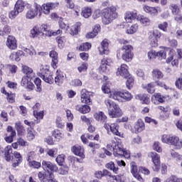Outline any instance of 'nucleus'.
<instances>
[{"instance_id":"f257e3e1","label":"nucleus","mask_w":182,"mask_h":182,"mask_svg":"<svg viewBox=\"0 0 182 182\" xmlns=\"http://www.w3.org/2000/svg\"><path fill=\"white\" fill-rule=\"evenodd\" d=\"M38 76L43 80L46 83H49V85H53V82H55L58 86H62L63 82H65V75L62 71L57 70L55 77L53 78V73L49 70V66L48 65L41 66Z\"/></svg>"},{"instance_id":"f03ea898","label":"nucleus","mask_w":182,"mask_h":182,"mask_svg":"<svg viewBox=\"0 0 182 182\" xmlns=\"http://www.w3.org/2000/svg\"><path fill=\"white\" fill-rule=\"evenodd\" d=\"M119 43L123 46L117 50V58H122V60L124 62H132L133 58H134V53H133L134 48L133 46L129 44V41L122 38L120 39Z\"/></svg>"},{"instance_id":"7ed1b4c3","label":"nucleus","mask_w":182,"mask_h":182,"mask_svg":"<svg viewBox=\"0 0 182 182\" xmlns=\"http://www.w3.org/2000/svg\"><path fill=\"white\" fill-rule=\"evenodd\" d=\"M108 150H112L114 157H124V159H130V151L123 148V145L119 141L112 140L109 144L107 145Z\"/></svg>"},{"instance_id":"20e7f679","label":"nucleus","mask_w":182,"mask_h":182,"mask_svg":"<svg viewBox=\"0 0 182 182\" xmlns=\"http://www.w3.org/2000/svg\"><path fill=\"white\" fill-rule=\"evenodd\" d=\"M117 18H119V14L116 6H107L102 10V21L104 25L112 23Z\"/></svg>"},{"instance_id":"39448f33","label":"nucleus","mask_w":182,"mask_h":182,"mask_svg":"<svg viewBox=\"0 0 182 182\" xmlns=\"http://www.w3.org/2000/svg\"><path fill=\"white\" fill-rule=\"evenodd\" d=\"M130 172L134 178H136L138 181L144 182V179L141 177V174L144 176L150 175V170L146 166H139L137 167V164L135 161H132L130 163Z\"/></svg>"},{"instance_id":"423d86ee","label":"nucleus","mask_w":182,"mask_h":182,"mask_svg":"<svg viewBox=\"0 0 182 182\" xmlns=\"http://www.w3.org/2000/svg\"><path fill=\"white\" fill-rule=\"evenodd\" d=\"M105 103L108 108V114L111 119H117L123 116V111L116 102L112 101V100H107Z\"/></svg>"},{"instance_id":"0eeeda50","label":"nucleus","mask_w":182,"mask_h":182,"mask_svg":"<svg viewBox=\"0 0 182 182\" xmlns=\"http://www.w3.org/2000/svg\"><path fill=\"white\" fill-rule=\"evenodd\" d=\"M162 143L173 146L175 150H181L182 149V139L176 135L164 134L161 136Z\"/></svg>"},{"instance_id":"6e6552de","label":"nucleus","mask_w":182,"mask_h":182,"mask_svg":"<svg viewBox=\"0 0 182 182\" xmlns=\"http://www.w3.org/2000/svg\"><path fill=\"white\" fill-rule=\"evenodd\" d=\"M111 96L114 100H117L118 102H130V100L133 99V95H132V92L127 90L114 91L112 92Z\"/></svg>"},{"instance_id":"1a4fd4ad","label":"nucleus","mask_w":182,"mask_h":182,"mask_svg":"<svg viewBox=\"0 0 182 182\" xmlns=\"http://www.w3.org/2000/svg\"><path fill=\"white\" fill-rule=\"evenodd\" d=\"M156 87H163L165 90H168V87L166 83L161 81H154L149 82L148 84L143 85L142 89L146 90L149 95H153L156 93Z\"/></svg>"},{"instance_id":"9d476101","label":"nucleus","mask_w":182,"mask_h":182,"mask_svg":"<svg viewBox=\"0 0 182 182\" xmlns=\"http://www.w3.org/2000/svg\"><path fill=\"white\" fill-rule=\"evenodd\" d=\"M104 129L107 130V133H112L114 136H117L123 139L124 137V134L119 130L120 126L117 123H107L104 124Z\"/></svg>"},{"instance_id":"9b49d317","label":"nucleus","mask_w":182,"mask_h":182,"mask_svg":"<svg viewBox=\"0 0 182 182\" xmlns=\"http://www.w3.org/2000/svg\"><path fill=\"white\" fill-rule=\"evenodd\" d=\"M41 166L45 171L42 173L45 174L46 176H49V174H54L53 173H58L59 171V168L58 167V165L52 163L50 161H42Z\"/></svg>"},{"instance_id":"f8f14e48","label":"nucleus","mask_w":182,"mask_h":182,"mask_svg":"<svg viewBox=\"0 0 182 182\" xmlns=\"http://www.w3.org/2000/svg\"><path fill=\"white\" fill-rule=\"evenodd\" d=\"M148 157L151 159L154 166L152 167V169L154 171L159 173L160 171V168L161 167V158L160 156V154H157V152H149Z\"/></svg>"},{"instance_id":"ddd939ff","label":"nucleus","mask_w":182,"mask_h":182,"mask_svg":"<svg viewBox=\"0 0 182 182\" xmlns=\"http://www.w3.org/2000/svg\"><path fill=\"white\" fill-rule=\"evenodd\" d=\"M161 38V32L159 30H154L149 33L148 41L151 48L159 46V39Z\"/></svg>"},{"instance_id":"4468645a","label":"nucleus","mask_w":182,"mask_h":182,"mask_svg":"<svg viewBox=\"0 0 182 182\" xmlns=\"http://www.w3.org/2000/svg\"><path fill=\"white\" fill-rule=\"evenodd\" d=\"M92 97H93V92L87 91L86 89H82L80 92L81 103L84 105H90L92 103Z\"/></svg>"},{"instance_id":"2eb2a0df","label":"nucleus","mask_w":182,"mask_h":182,"mask_svg":"<svg viewBox=\"0 0 182 182\" xmlns=\"http://www.w3.org/2000/svg\"><path fill=\"white\" fill-rule=\"evenodd\" d=\"M144 130H146V124H144V121L141 118L138 119L134 123V127L131 129V132L135 134H139V133H141Z\"/></svg>"},{"instance_id":"dca6fc26","label":"nucleus","mask_w":182,"mask_h":182,"mask_svg":"<svg viewBox=\"0 0 182 182\" xmlns=\"http://www.w3.org/2000/svg\"><path fill=\"white\" fill-rule=\"evenodd\" d=\"M37 176L40 182H58V180L55 178V174L53 173L46 175L42 173V171H38Z\"/></svg>"},{"instance_id":"f3484780","label":"nucleus","mask_w":182,"mask_h":182,"mask_svg":"<svg viewBox=\"0 0 182 182\" xmlns=\"http://www.w3.org/2000/svg\"><path fill=\"white\" fill-rule=\"evenodd\" d=\"M16 137V131L14 129L12 126L9 125L6 128V134L4 140L6 143H12L14 138Z\"/></svg>"},{"instance_id":"a211bd4d","label":"nucleus","mask_w":182,"mask_h":182,"mask_svg":"<svg viewBox=\"0 0 182 182\" xmlns=\"http://www.w3.org/2000/svg\"><path fill=\"white\" fill-rule=\"evenodd\" d=\"M159 9H160V7L151 6L147 4L143 6V11L150 16H157L159 15Z\"/></svg>"},{"instance_id":"6ab92c4d","label":"nucleus","mask_w":182,"mask_h":182,"mask_svg":"<svg viewBox=\"0 0 182 182\" xmlns=\"http://www.w3.org/2000/svg\"><path fill=\"white\" fill-rule=\"evenodd\" d=\"M56 6H58L55 3H46L43 4L39 9H41V12L45 15H49L50 11H53V9H55Z\"/></svg>"},{"instance_id":"aec40b11","label":"nucleus","mask_w":182,"mask_h":182,"mask_svg":"<svg viewBox=\"0 0 182 182\" xmlns=\"http://www.w3.org/2000/svg\"><path fill=\"white\" fill-rule=\"evenodd\" d=\"M49 56L51 58V68L53 69H58V65L59 63V55L58 54V52H56L55 50H53L50 51Z\"/></svg>"},{"instance_id":"412c9836","label":"nucleus","mask_w":182,"mask_h":182,"mask_svg":"<svg viewBox=\"0 0 182 182\" xmlns=\"http://www.w3.org/2000/svg\"><path fill=\"white\" fill-rule=\"evenodd\" d=\"M150 97H151L150 95L147 93L138 94L135 95V99H136V100H139L141 105H150V103H151V100H150Z\"/></svg>"},{"instance_id":"4be33fe9","label":"nucleus","mask_w":182,"mask_h":182,"mask_svg":"<svg viewBox=\"0 0 182 182\" xmlns=\"http://www.w3.org/2000/svg\"><path fill=\"white\" fill-rule=\"evenodd\" d=\"M71 151L75 156H78L81 159H85V148L79 144L74 145L71 147Z\"/></svg>"},{"instance_id":"5701e85b","label":"nucleus","mask_w":182,"mask_h":182,"mask_svg":"<svg viewBox=\"0 0 182 182\" xmlns=\"http://www.w3.org/2000/svg\"><path fill=\"white\" fill-rule=\"evenodd\" d=\"M6 45L11 50H15L18 48V43L14 36H9L7 37Z\"/></svg>"},{"instance_id":"b1692460","label":"nucleus","mask_w":182,"mask_h":182,"mask_svg":"<svg viewBox=\"0 0 182 182\" xmlns=\"http://www.w3.org/2000/svg\"><path fill=\"white\" fill-rule=\"evenodd\" d=\"M164 99H166V97H164V95H162L160 92H156L151 96V100L152 103H154V105H160L166 102Z\"/></svg>"},{"instance_id":"393cba45","label":"nucleus","mask_w":182,"mask_h":182,"mask_svg":"<svg viewBox=\"0 0 182 182\" xmlns=\"http://www.w3.org/2000/svg\"><path fill=\"white\" fill-rule=\"evenodd\" d=\"M4 155L6 161H11L14 160V152L11 146L9 145L4 148Z\"/></svg>"},{"instance_id":"a878e982","label":"nucleus","mask_w":182,"mask_h":182,"mask_svg":"<svg viewBox=\"0 0 182 182\" xmlns=\"http://www.w3.org/2000/svg\"><path fill=\"white\" fill-rule=\"evenodd\" d=\"M130 75L129 73V66L126 64H122L120 68L117 69V76H122V77H127Z\"/></svg>"},{"instance_id":"bb28decb","label":"nucleus","mask_w":182,"mask_h":182,"mask_svg":"<svg viewBox=\"0 0 182 182\" xmlns=\"http://www.w3.org/2000/svg\"><path fill=\"white\" fill-rule=\"evenodd\" d=\"M11 161H13L12 167L15 168L18 167L19 164L22 163V161H23V158L22 157V155L21 154V153L15 151L14 155V160H12Z\"/></svg>"},{"instance_id":"cd10ccee","label":"nucleus","mask_w":182,"mask_h":182,"mask_svg":"<svg viewBox=\"0 0 182 182\" xmlns=\"http://www.w3.org/2000/svg\"><path fill=\"white\" fill-rule=\"evenodd\" d=\"M151 76L154 82H160L164 77V74L159 68H155L151 72Z\"/></svg>"},{"instance_id":"c85d7f7f","label":"nucleus","mask_w":182,"mask_h":182,"mask_svg":"<svg viewBox=\"0 0 182 182\" xmlns=\"http://www.w3.org/2000/svg\"><path fill=\"white\" fill-rule=\"evenodd\" d=\"M100 55H107L109 53V43L107 39L101 42V46L98 48Z\"/></svg>"},{"instance_id":"c756f323","label":"nucleus","mask_w":182,"mask_h":182,"mask_svg":"<svg viewBox=\"0 0 182 182\" xmlns=\"http://www.w3.org/2000/svg\"><path fill=\"white\" fill-rule=\"evenodd\" d=\"M75 110L82 114H87V113H90L91 108L87 104L84 105H75Z\"/></svg>"},{"instance_id":"7c9ffc66","label":"nucleus","mask_w":182,"mask_h":182,"mask_svg":"<svg viewBox=\"0 0 182 182\" xmlns=\"http://www.w3.org/2000/svg\"><path fill=\"white\" fill-rule=\"evenodd\" d=\"M41 8V6L36 5L35 9H30L27 11L26 14V19H33L36 18V16H38V11H39V9Z\"/></svg>"},{"instance_id":"2f4dec72","label":"nucleus","mask_w":182,"mask_h":182,"mask_svg":"<svg viewBox=\"0 0 182 182\" xmlns=\"http://www.w3.org/2000/svg\"><path fill=\"white\" fill-rule=\"evenodd\" d=\"M139 15L134 11H127L124 14V19L127 23H132L134 19H137Z\"/></svg>"},{"instance_id":"473e14b6","label":"nucleus","mask_w":182,"mask_h":182,"mask_svg":"<svg viewBox=\"0 0 182 182\" xmlns=\"http://www.w3.org/2000/svg\"><path fill=\"white\" fill-rule=\"evenodd\" d=\"M82 26V23L80 22H77L74 25H73L68 31V33L71 36H76V35L79 34V32H80V28Z\"/></svg>"},{"instance_id":"72a5a7b5","label":"nucleus","mask_w":182,"mask_h":182,"mask_svg":"<svg viewBox=\"0 0 182 182\" xmlns=\"http://www.w3.org/2000/svg\"><path fill=\"white\" fill-rule=\"evenodd\" d=\"M45 32V28L43 27V24L39 26H34L33 29L31 31V35L32 38H36V36H39V35Z\"/></svg>"},{"instance_id":"f704fd0d","label":"nucleus","mask_w":182,"mask_h":182,"mask_svg":"<svg viewBox=\"0 0 182 182\" xmlns=\"http://www.w3.org/2000/svg\"><path fill=\"white\" fill-rule=\"evenodd\" d=\"M15 127L18 137H22L26 133V129H25V127L21 122H16Z\"/></svg>"},{"instance_id":"c9c22d12","label":"nucleus","mask_w":182,"mask_h":182,"mask_svg":"<svg viewBox=\"0 0 182 182\" xmlns=\"http://www.w3.org/2000/svg\"><path fill=\"white\" fill-rule=\"evenodd\" d=\"M137 21H139L144 26H150L151 20L144 15L139 14L137 16Z\"/></svg>"},{"instance_id":"e433bc0d","label":"nucleus","mask_w":182,"mask_h":182,"mask_svg":"<svg viewBox=\"0 0 182 182\" xmlns=\"http://www.w3.org/2000/svg\"><path fill=\"white\" fill-rule=\"evenodd\" d=\"M94 119H95L97 122H100V123H105L106 120H107V116L105 114V112L100 111L94 114Z\"/></svg>"},{"instance_id":"4c0bfd02","label":"nucleus","mask_w":182,"mask_h":182,"mask_svg":"<svg viewBox=\"0 0 182 182\" xmlns=\"http://www.w3.org/2000/svg\"><path fill=\"white\" fill-rule=\"evenodd\" d=\"M124 79H127L125 85L128 90H132L133 86H134V77L132 74H129V75H127V77H124Z\"/></svg>"},{"instance_id":"58836bf2","label":"nucleus","mask_w":182,"mask_h":182,"mask_svg":"<svg viewBox=\"0 0 182 182\" xmlns=\"http://www.w3.org/2000/svg\"><path fill=\"white\" fill-rule=\"evenodd\" d=\"M25 6H26V3L23 0H17L14 5V9H16L21 14L25 10Z\"/></svg>"},{"instance_id":"ea45409f","label":"nucleus","mask_w":182,"mask_h":182,"mask_svg":"<svg viewBox=\"0 0 182 182\" xmlns=\"http://www.w3.org/2000/svg\"><path fill=\"white\" fill-rule=\"evenodd\" d=\"M108 173L109 170L103 169L102 171H96L94 173V176L97 180H102L103 177H107Z\"/></svg>"},{"instance_id":"a19ab883","label":"nucleus","mask_w":182,"mask_h":182,"mask_svg":"<svg viewBox=\"0 0 182 182\" xmlns=\"http://www.w3.org/2000/svg\"><path fill=\"white\" fill-rule=\"evenodd\" d=\"M27 143L28 142L26 141H25L23 138L20 137L17 139L16 142L12 143L11 147H13V149H15V150H16V149H18L19 146H21V147H25Z\"/></svg>"},{"instance_id":"79ce46f5","label":"nucleus","mask_w":182,"mask_h":182,"mask_svg":"<svg viewBox=\"0 0 182 182\" xmlns=\"http://www.w3.org/2000/svg\"><path fill=\"white\" fill-rule=\"evenodd\" d=\"M105 167L107 168V170L113 171L114 174H119V166H116L114 162L110 161L107 163L105 164Z\"/></svg>"},{"instance_id":"37998d69","label":"nucleus","mask_w":182,"mask_h":182,"mask_svg":"<svg viewBox=\"0 0 182 182\" xmlns=\"http://www.w3.org/2000/svg\"><path fill=\"white\" fill-rule=\"evenodd\" d=\"M92 48V43L86 42L83 43L81 45H80L78 47H77V49L80 52H87L90 49Z\"/></svg>"},{"instance_id":"c03bdc74","label":"nucleus","mask_w":182,"mask_h":182,"mask_svg":"<svg viewBox=\"0 0 182 182\" xmlns=\"http://www.w3.org/2000/svg\"><path fill=\"white\" fill-rule=\"evenodd\" d=\"M36 136V131L32 129H27L26 139L28 141H32V140H35V137Z\"/></svg>"},{"instance_id":"a18cd8bd","label":"nucleus","mask_w":182,"mask_h":182,"mask_svg":"<svg viewBox=\"0 0 182 182\" xmlns=\"http://www.w3.org/2000/svg\"><path fill=\"white\" fill-rule=\"evenodd\" d=\"M22 72L23 73H25V75H26V76H28L29 77H33L35 75L33 73V70H32V68H29L27 65L22 66Z\"/></svg>"},{"instance_id":"49530a36","label":"nucleus","mask_w":182,"mask_h":182,"mask_svg":"<svg viewBox=\"0 0 182 182\" xmlns=\"http://www.w3.org/2000/svg\"><path fill=\"white\" fill-rule=\"evenodd\" d=\"M22 55H23V51L18 50L17 52L12 53L10 55V59H11V60H14V59L16 62H19L21 60V58H19V57L22 56Z\"/></svg>"},{"instance_id":"de8ad7c7","label":"nucleus","mask_w":182,"mask_h":182,"mask_svg":"<svg viewBox=\"0 0 182 182\" xmlns=\"http://www.w3.org/2000/svg\"><path fill=\"white\" fill-rule=\"evenodd\" d=\"M68 161L72 167H75V168H76V167H78L77 164L80 163V159L76 156H69Z\"/></svg>"},{"instance_id":"09e8293b","label":"nucleus","mask_w":182,"mask_h":182,"mask_svg":"<svg viewBox=\"0 0 182 182\" xmlns=\"http://www.w3.org/2000/svg\"><path fill=\"white\" fill-rule=\"evenodd\" d=\"M168 8L172 15H177V14H180L181 12L180 7L176 4H171Z\"/></svg>"},{"instance_id":"8fccbe9b","label":"nucleus","mask_w":182,"mask_h":182,"mask_svg":"<svg viewBox=\"0 0 182 182\" xmlns=\"http://www.w3.org/2000/svg\"><path fill=\"white\" fill-rule=\"evenodd\" d=\"M55 41L58 43V48H60V49H63L65 43H66V38L65 36H58L56 37Z\"/></svg>"},{"instance_id":"3c124183","label":"nucleus","mask_w":182,"mask_h":182,"mask_svg":"<svg viewBox=\"0 0 182 182\" xmlns=\"http://www.w3.org/2000/svg\"><path fill=\"white\" fill-rule=\"evenodd\" d=\"M82 16L84 18H90V16H92V8L90 7H85L82 9L81 12Z\"/></svg>"},{"instance_id":"603ef678","label":"nucleus","mask_w":182,"mask_h":182,"mask_svg":"<svg viewBox=\"0 0 182 182\" xmlns=\"http://www.w3.org/2000/svg\"><path fill=\"white\" fill-rule=\"evenodd\" d=\"M52 136L55 139L56 141H59V140L63 139V134L59 129H54L52 132Z\"/></svg>"},{"instance_id":"864d4df0","label":"nucleus","mask_w":182,"mask_h":182,"mask_svg":"<svg viewBox=\"0 0 182 182\" xmlns=\"http://www.w3.org/2000/svg\"><path fill=\"white\" fill-rule=\"evenodd\" d=\"M28 166L31 168H34L36 170H39V168H41V167H42V164H41V162H39L38 161L34 160V161H32L30 163H28Z\"/></svg>"},{"instance_id":"5fc2aeb1","label":"nucleus","mask_w":182,"mask_h":182,"mask_svg":"<svg viewBox=\"0 0 182 182\" xmlns=\"http://www.w3.org/2000/svg\"><path fill=\"white\" fill-rule=\"evenodd\" d=\"M33 82L36 86V92L41 93L42 92V80L39 77H36Z\"/></svg>"},{"instance_id":"6e6d98bb","label":"nucleus","mask_w":182,"mask_h":182,"mask_svg":"<svg viewBox=\"0 0 182 182\" xmlns=\"http://www.w3.org/2000/svg\"><path fill=\"white\" fill-rule=\"evenodd\" d=\"M139 30V24L135 23L130 26L129 29L127 30V33L129 35H133V33H136Z\"/></svg>"},{"instance_id":"4d7b16f0","label":"nucleus","mask_w":182,"mask_h":182,"mask_svg":"<svg viewBox=\"0 0 182 182\" xmlns=\"http://www.w3.org/2000/svg\"><path fill=\"white\" fill-rule=\"evenodd\" d=\"M156 58L159 60H163L167 58V53L165 50H161L156 52Z\"/></svg>"},{"instance_id":"13d9d810","label":"nucleus","mask_w":182,"mask_h":182,"mask_svg":"<svg viewBox=\"0 0 182 182\" xmlns=\"http://www.w3.org/2000/svg\"><path fill=\"white\" fill-rule=\"evenodd\" d=\"M65 156L63 154H59L56 157L55 161L58 164V166H63V163H65Z\"/></svg>"},{"instance_id":"bf43d9fd","label":"nucleus","mask_w":182,"mask_h":182,"mask_svg":"<svg viewBox=\"0 0 182 182\" xmlns=\"http://www.w3.org/2000/svg\"><path fill=\"white\" fill-rule=\"evenodd\" d=\"M158 28L159 29H160V31H163V32H167V28H168V23L167 21L160 23L158 24Z\"/></svg>"},{"instance_id":"052dcab7","label":"nucleus","mask_w":182,"mask_h":182,"mask_svg":"<svg viewBox=\"0 0 182 182\" xmlns=\"http://www.w3.org/2000/svg\"><path fill=\"white\" fill-rule=\"evenodd\" d=\"M35 157H36V153H35V151H31L30 152H28L27 154V157H26V160L28 161V163H31V161H33V159H35Z\"/></svg>"},{"instance_id":"680f3d73","label":"nucleus","mask_w":182,"mask_h":182,"mask_svg":"<svg viewBox=\"0 0 182 182\" xmlns=\"http://www.w3.org/2000/svg\"><path fill=\"white\" fill-rule=\"evenodd\" d=\"M6 69H8V70H9L10 73H12L13 75H14L15 73H16V72L18 70V66H16L15 65L8 64L6 65Z\"/></svg>"},{"instance_id":"e2e57ef3","label":"nucleus","mask_w":182,"mask_h":182,"mask_svg":"<svg viewBox=\"0 0 182 182\" xmlns=\"http://www.w3.org/2000/svg\"><path fill=\"white\" fill-rule=\"evenodd\" d=\"M152 147L153 150H154L157 153H161L163 151V149L161 148V146H160V142L159 141H155Z\"/></svg>"},{"instance_id":"0e129e2a","label":"nucleus","mask_w":182,"mask_h":182,"mask_svg":"<svg viewBox=\"0 0 182 182\" xmlns=\"http://www.w3.org/2000/svg\"><path fill=\"white\" fill-rule=\"evenodd\" d=\"M175 86L177 89L182 90V72L180 73L179 77H178L175 82Z\"/></svg>"},{"instance_id":"69168bd1","label":"nucleus","mask_w":182,"mask_h":182,"mask_svg":"<svg viewBox=\"0 0 182 182\" xmlns=\"http://www.w3.org/2000/svg\"><path fill=\"white\" fill-rule=\"evenodd\" d=\"M6 100L9 103H15V94L9 92L6 95Z\"/></svg>"},{"instance_id":"338daca9","label":"nucleus","mask_w":182,"mask_h":182,"mask_svg":"<svg viewBox=\"0 0 182 182\" xmlns=\"http://www.w3.org/2000/svg\"><path fill=\"white\" fill-rule=\"evenodd\" d=\"M55 124L58 129H63L65 124L62 122V117H58L55 120Z\"/></svg>"},{"instance_id":"774afa93","label":"nucleus","mask_w":182,"mask_h":182,"mask_svg":"<svg viewBox=\"0 0 182 182\" xmlns=\"http://www.w3.org/2000/svg\"><path fill=\"white\" fill-rule=\"evenodd\" d=\"M101 61L108 66H112V63H113V59L110 57H104Z\"/></svg>"}]
</instances>
